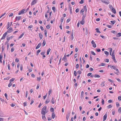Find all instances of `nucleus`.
I'll use <instances>...</instances> for the list:
<instances>
[{"label": "nucleus", "mask_w": 121, "mask_h": 121, "mask_svg": "<svg viewBox=\"0 0 121 121\" xmlns=\"http://www.w3.org/2000/svg\"><path fill=\"white\" fill-rule=\"evenodd\" d=\"M118 112L119 113H121V107H119L118 109Z\"/></svg>", "instance_id": "29"}, {"label": "nucleus", "mask_w": 121, "mask_h": 121, "mask_svg": "<svg viewBox=\"0 0 121 121\" xmlns=\"http://www.w3.org/2000/svg\"><path fill=\"white\" fill-rule=\"evenodd\" d=\"M15 78H12L10 80V82H12L13 81L15 80Z\"/></svg>", "instance_id": "49"}, {"label": "nucleus", "mask_w": 121, "mask_h": 121, "mask_svg": "<svg viewBox=\"0 0 121 121\" xmlns=\"http://www.w3.org/2000/svg\"><path fill=\"white\" fill-rule=\"evenodd\" d=\"M94 77L95 78H99L100 77V76L99 75L96 74L94 75Z\"/></svg>", "instance_id": "21"}, {"label": "nucleus", "mask_w": 121, "mask_h": 121, "mask_svg": "<svg viewBox=\"0 0 121 121\" xmlns=\"http://www.w3.org/2000/svg\"><path fill=\"white\" fill-rule=\"evenodd\" d=\"M110 22L111 23L112 25H113L116 22V21H111Z\"/></svg>", "instance_id": "39"}, {"label": "nucleus", "mask_w": 121, "mask_h": 121, "mask_svg": "<svg viewBox=\"0 0 121 121\" xmlns=\"http://www.w3.org/2000/svg\"><path fill=\"white\" fill-rule=\"evenodd\" d=\"M14 49L13 48H12L11 49V52H13L14 50Z\"/></svg>", "instance_id": "62"}, {"label": "nucleus", "mask_w": 121, "mask_h": 121, "mask_svg": "<svg viewBox=\"0 0 121 121\" xmlns=\"http://www.w3.org/2000/svg\"><path fill=\"white\" fill-rule=\"evenodd\" d=\"M46 42L45 41V39H44L43 40V43L42 44V46L43 47L46 44Z\"/></svg>", "instance_id": "10"}, {"label": "nucleus", "mask_w": 121, "mask_h": 121, "mask_svg": "<svg viewBox=\"0 0 121 121\" xmlns=\"http://www.w3.org/2000/svg\"><path fill=\"white\" fill-rule=\"evenodd\" d=\"M39 36L40 39H41L43 38V35L41 33H39Z\"/></svg>", "instance_id": "13"}, {"label": "nucleus", "mask_w": 121, "mask_h": 121, "mask_svg": "<svg viewBox=\"0 0 121 121\" xmlns=\"http://www.w3.org/2000/svg\"><path fill=\"white\" fill-rule=\"evenodd\" d=\"M85 11V9H82L80 11V13L82 12L83 13L84 12V11Z\"/></svg>", "instance_id": "61"}, {"label": "nucleus", "mask_w": 121, "mask_h": 121, "mask_svg": "<svg viewBox=\"0 0 121 121\" xmlns=\"http://www.w3.org/2000/svg\"><path fill=\"white\" fill-rule=\"evenodd\" d=\"M40 50H38L36 53V55L37 56H38L39 55V53L40 52Z\"/></svg>", "instance_id": "32"}, {"label": "nucleus", "mask_w": 121, "mask_h": 121, "mask_svg": "<svg viewBox=\"0 0 121 121\" xmlns=\"http://www.w3.org/2000/svg\"><path fill=\"white\" fill-rule=\"evenodd\" d=\"M111 10L112 12L113 13H114L115 14L116 13V10L114 8H113Z\"/></svg>", "instance_id": "9"}, {"label": "nucleus", "mask_w": 121, "mask_h": 121, "mask_svg": "<svg viewBox=\"0 0 121 121\" xmlns=\"http://www.w3.org/2000/svg\"><path fill=\"white\" fill-rule=\"evenodd\" d=\"M24 34V33H23L20 36H19L18 38V39H19L21 38L23 36V35Z\"/></svg>", "instance_id": "16"}, {"label": "nucleus", "mask_w": 121, "mask_h": 121, "mask_svg": "<svg viewBox=\"0 0 121 121\" xmlns=\"http://www.w3.org/2000/svg\"><path fill=\"white\" fill-rule=\"evenodd\" d=\"M116 104L117 107H118L120 106V104L118 102H116Z\"/></svg>", "instance_id": "40"}, {"label": "nucleus", "mask_w": 121, "mask_h": 121, "mask_svg": "<svg viewBox=\"0 0 121 121\" xmlns=\"http://www.w3.org/2000/svg\"><path fill=\"white\" fill-rule=\"evenodd\" d=\"M107 114H105L104 116L103 117V121H104L107 118Z\"/></svg>", "instance_id": "8"}, {"label": "nucleus", "mask_w": 121, "mask_h": 121, "mask_svg": "<svg viewBox=\"0 0 121 121\" xmlns=\"http://www.w3.org/2000/svg\"><path fill=\"white\" fill-rule=\"evenodd\" d=\"M69 113L68 114H67L66 115V120L67 121H68V119H69Z\"/></svg>", "instance_id": "12"}, {"label": "nucleus", "mask_w": 121, "mask_h": 121, "mask_svg": "<svg viewBox=\"0 0 121 121\" xmlns=\"http://www.w3.org/2000/svg\"><path fill=\"white\" fill-rule=\"evenodd\" d=\"M65 59V60H67L66 59V56L65 55L64 56L62 60H64Z\"/></svg>", "instance_id": "41"}, {"label": "nucleus", "mask_w": 121, "mask_h": 121, "mask_svg": "<svg viewBox=\"0 0 121 121\" xmlns=\"http://www.w3.org/2000/svg\"><path fill=\"white\" fill-rule=\"evenodd\" d=\"M64 19V18L63 17H61L60 19V21L61 22H63V20Z\"/></svg>", "instance_id": "63"}, {"label": "nucleus", "mask_w": 121, "mask_h": 121, "mask_svg": "<svg viewBox=\"0 0 121 121\" xmlns=\"http://www.w3.org/2000/svg\"><path fill=\"white\" fill-rule=\"evenodd\" d=\"M7 34V32H6L3 35V36L1 38V40L3 39H5L6 37V36Z\"/></svg>", "instance_id": "3"}, {"label": "nucleus", "mask_w": 121, "mask_h": 121, "mask_svg": "<svg viewBox=\"0 0 121 121\" xmlns=\"http://www.w3.org/2000/svg\"><path fill=\"white\" fill-rule=\"evenodd\" d=\"M107 26L109 28H112V26L110 25H107Z\"/></svg>", "instance_id": "64"}, {"label": "nucleus", "mask_w": 121, "mask_h": 121, "mask_svg": "<svg viewBox=\"0 0 121 121\" xmlns=\"http://www.w3.org/2000/svg\"><path fill=\"white\" fill-rule=\"evenodd\" d=\"M69 8L70 9V13L71 14L72 13V8L71 7H70V6H69Z\"/></svg>", "instance_id": "14"}, {"label": "nucleus", "mask_w": 121, "mask_h": 121, "mask_svg": "<svg viewBox=\"0 0 121 121\" xmlns=\"http://www.w3.org/2000/svg\"><path fill=\"white\" fill-rule=\"evenodd\" d=\"M25 10L24 9H23L21 10L18 13V15H20L22 14H24V12Z\"/></svg>", "instance_id": "4"}, {"label": "nucleus", "mask_w": 121, "mask_h": 121, "mask_svg": "<svg viewBox=\"0 0 121 121\" xmlns=\"http://www.w3.org/2000/svg\"><path fill=\"white\" fill-rule=\"evenodd\" d=\"M112 107V106L111 105H109L107 106V107L109 109L111 108Z\"/></svg>", "instance_id": "48"}, {"label": "nucleus", "mask_w": 121, "mask_h": 121, "mask_svg": "<svg viewBox=\"0 0 121 121\" xmlns=\"http://www.w3.org/2000/svg\"><path fill=\"white\" fill-rule=\"evenodd\" d=\"M52 9L53 10V12L55 13L56 11V9L55 7H52Z\"/></svg>", "instance_id": "26"}, {"label": "nucleus", "mask_w": 121, "mask_h": 121, "mask_svg": "<svg viewBox=\"0 0 121 121\" xmlns=\"http://www.w3.org/2000/svg\"><path fill=\"white\" fill-rule=\"evenodd\" d=\"M95 30H96V32L97 33H100V32L99 30V29L98 28H97L95 29Z\"/></svg>", "instance_id": "24"}, {"label": "nucleus", "mask_w": 121, "mask_h": 121, "mask_svg": "<svg viewBox=\"0 0 121 121\" xmlns=\"http://www.w3.org/2000/svg\"><path fill=\"white\" fill-rule=\"evenodd\" d=\"M9 23H10L9 22H8L7 25V29H8L9 27Z\"/></svg>", "instance_id": "38"}, {"label": "nucleus", "mask_w": 121, "mask_h": 121, "mask_svg": "<svg viewBox=\"0 0 121 121\" xmlns=\"http://www.w3.org/2000/svg\"><path fill=\"white\" fill-rule=\"evenodd\" d=\"M79 9H78V8H77L75 10V12L76 13H77L79 12Z\"/></svg>", "instance_id": "59"}, {"label": "nucleus", "mask_w": 121, "mask_h": 121, "mask_svg": "<svg viewBox=\"0 0 121 121\" xmlns=\"http://www.w3.org/2000/svg\"><path fill=\"white\" fill-rule=\"evenodd\" d=\"M104 52L105 53V54L107 55V56H108V55L109 53L108 52L105 51Z\"/></svg>", "instance_id": "30"}, {"label": "nucleus", "mask_w": 121, "mask_h": 121, "mask_svg": "<svg viewBox=\"0 0 121 121\" xmlns=\"http://www.w3.org/2000/svg\"><path fill=\"white\" fill-rule=\"evenodd\" d=\"M121 36V33H119L117 34L116 36L117 37H119Z\"/></svg>", "instance_id": "15"}, {"label": "nucleus", "mask_w": 121, "mask_h": 121, "mask_svg": "<svg viewBox=\"0 0 121 121\" xmlns=\"http://www.w3.org/2000/svg\"><path fill=\"white\" fill-rule=\"evenodd\" d=\"M110 51H109V52H110V55H111V53H112V48H110Z\"/></svg>", "instance_id": "45"}, {"label": "nucleus", "mask_w": 121, "mask_h": 121, "mask_svg": "<svg viewBox=\"0 0 121 121\" xmlns=\"http://www.w3.org/2000/svg\"><path fill=\"white\" fill-rule=\"evenodd\" d=\"M54 108H51L50 110V111L51 112H54Z\"/></svg>", "instance_id": "31"}, {"label": "nucleus", "mask_w": 121, "mask_h": 121, "mask_svg": "<svg viewBox=\"0 0 121 121\" xmlns=\"http://www.w3.org/2000/svg\"><path fill=\"white\" fill-rule=\"evenodd\" d=\"M109 66H110L111 68L112 69L113 68V69L116 71L117 72H114V73L118 75V73H119V71L118 69L116 68L115 66L114 65H108V67Z\"/></svg>", "instance_id": "1"}, {"label": "nucleus", "mask_w": 121, "mask_h": 121, "mask_svg": "<svg viewBox=\"0 0 121 121\" xmlns=\"http://www.w3.org/2000/svg\"><path fill=\"white\" fill-rule=\"evenodd\" d=\"M51 50V49L50 48H49L47 50V54L48 55L49 54V53Z\"/></svg>", "instance_id": "23"}, {"label": "nucleus", "mask_w": 121, "mask_h": 121, "mask_svg": "<svg viewBox=\"0 0 121 121\" xmlns=\"http://www.w3.org/2000/svg\"><path fill=\"white\" fill-rule=\"evenodd\" d=\"M37 0H34L31 3V5H34L36 3Z\"/></svg>", "instance_id": "6"}, {"label": "nucleus", "mask_w": 121, "mask_h": 121, "mask_svg": "<svg viewBox=\"0 0 121 121\" xmlns=\"http://www.w3.org/2000/svg\"><path fill=\"white\" fill-rule=\"evenodd\" d=\"M23 104L24 107H25L26 106L27 104V102H24L23 103Z\"/></svg>", "instance_id": "55"}, {"label": "nucleus", "mask_w": 121, "mask_h": 121, "mask_svg": "<svg viewBox=\"0 0 121 121\" xmlns=\"http://www.w3.org/2000/svg\"><path fill=\"white\" fill-rule=\"evenodd\" d=\"M41 79V78L40 77H37V81H40Z\"/></svg>", "instance_id": "58"}, {"label": "nucleus", "mask_w": 121, "mask_h": 121, "mask_svg": "<svg viewBox=\"0 0 121 121\" xmlns=\"http://www.w3.org/2000/svg\"><path fill=\"white\" fill-rule=\"evenodd\" d=\"M12 85V84L11 82H10L9 83V84L8 86L9 87H10Z\"/></svg>", "instance_id": "42"}, {"label": "nucleus", "mask_w": 121, "mask_h": 121, "mask_svg": "<svg viewBox=\"0 0 121 121\" xmlns=\"http://www.w3.org/2000/svg\"><path fill=\"white\" fill-rule=\"evenodd\" d=\"M9 43L7 44V50H8L9 49Z\"/></svg>", "instance_id": "56"}, {"label": "nucleus", "mask_w": 121, "mask_h": 121, "mask_svg": "<svg viewBox=\"0 0 121 121\" xmlns=\"http://www.w3.org/2000/svg\"><path fill=\"white\" fill-rule=\"evenodd\" d=\"M44 34L45 35V36L46 37H47V31L46 30H44Z\"/></svg>", "instance_id": "33"}, {"label": "nucleus", "mask_w": 121, "mask_h": 121, "mask_svg": "<svg viewBox=\"0 0 121 121\" xmlns=\"http://www.w3.org/2000/svg\"><path fill=\"white\" fill-rule=\"evenodd\" d=\"M41 43H39L36 48V49H37L39 48L41 46Z\"/></svg>", "instance_id": "7"}, {"label": "nucleus", "mask_w": 121, "mask_h": 121, "mask_svg": "<svg viewBox=\"0 0 121 121\" xmlns=\"http://www.w3.org/2000/svg\"><path fill=\"white\" fill-rule=\"evenodd\" d=\"M104 82H102L101 84V86L103 87L104 86Z\"/></svg>", "instance_id": "25"}, {"label": "nucleus", "mask_w": 121, "mask_h": 121, "mask_svg": "<svg viewBox=\"0 0 121 121\" xmlns=\"http://www.w3.org/2000/svg\"><path fill=\"white\" fill-rule=\"evenodd\" d=\"M52 92V90H50L49 91H48V95H50V94Z\"/></svg>", "instance_id": "60"}, {"label": "nucleus", "mask_w": 121, "mask_h": 121, "mask_svg": "<svg viewBox=\"0 0 121 121\" xmlns=\"http://www.w3.org/2000/svg\"><path fill=\"white\" fill-rule=\"evenodd\" d=\"M50 101L49 99H47L46 100L45 102V104H48Z\"/></svg>", "instance_id": "35"}, {"label": "nucleus", "mask_w": 121, "mask_h": 121, "mask_svg": "<svg viewBox=\"0 0 121 121\" xmlns=\"http://www.w3.org/2000/svg\"><path fill=\"white\" fill-rule=\"evenodd\" d=\"M86 16V14H85V15H83V16L82 18V20H84L85 18V17Z\"/></svg>", "instance_id": "27"}, {"label": "nucleus", "mask_w": 121, "mask_h": 121, "mask_svg": "<svg viewBox=\"0 0 121 121\" xmlns=\"http://www.w3.org/2000/svg\"><path fill=\"white\" fill-rule=\"evenodd\" d=\"M91 54L93 55H96L95 53L93 51H91Z\"/></svg>", "instance_id": "44"}, {"label": "nucleus", "mask_w": 121, "mask_h": 121, "mask_svg": "<svg viewBox=\"0 0 121 121\" xmlns=\"http://www.w3.org/2000/svg\"><path fill=\"white\" fill-rule=\"evenodd\" d=\"M21 18V17L20 16H18V17H16L15 19L16 20H19Z\"/></svg>", "instance_id": "17"}, {"label": "nucleus", "mask_w": 121, "mask_h": 121, "mask_svg": "<svg viewBox=\"0 0 121 121\" xmlns=\"http://www.w3.org/2000/svg\"><path fill=\"white\" fill-rule=\"evenodd\" d=\"M13 36H12L10 37H7V39L8 41H9L10 39H12L13 38Z\"/></svg>", "instance_id": "11"}, {"label": "nucleus", "mask_w": 121, "mask_h": 121, "mask_svg": "<svg viewBox=\"0 0 121 121\" xmlns=\"http://www.w3.org/2000/svg\"><path fill=\"white\" fill-rule=\"evenodd\" d=\"M84 3V0H81V1L79 2V3L81 4H82Z\"/></svg>", "instance_id": "54"}, {"label": "nucleus", "mask_w": 121, "mask_h": 121, "mask_svg": "<svg viewBox=\"0 0 121 121\" xmlns=\"http://www.w3.org/2000/svg\"><path fill=\"white\" fill-rule=\"evenodd\" d=\"M42 117V118L43 120H45L46 119V118L45 117V115H43Z\"/></svg>", "instance_id": "19"}, {"label": "nucleus", "mask_w": 121, "mask_h": 121, "mask_svg": "<svg viewBox=\"0 0 121 121\" xmlns=\"http://www.w3.org/2000/svg\"><path fill=\"white\" fill-rule=\"evenodd\" d=\"M47 107L46 106H44L42 109L41 114L42 115H45L48 112V111H46Z\"/></svg>", "instance_id": "2"}, {"label": "nucleus", "mask_w": 121, "mask_h": 121, "mask_svg": "<svg viewBox=\"0 0 121 121\" xmlns=\"http://www.w3.org/2000/svg\"><path fill=\"white\" fill-rule=\"evenodd\" d=\"M111 32L114 34H116L117 33L116 31L115 30L112 31Z\"/></svg>", "instance_id": "50"}, {"label": "nucleus", "mask_w": 121, "mask_h": 121, "mask_svg": "<svg viewBox=\"0 0 121 121\" xmlns=\"http://www.w3.org/2000/svg\"><path fill=\"white\" fill-rule=\"evenodd\" d=\"M48 29H49L50 28V27L49 25H47L46 27Z\"/></svg>", "instance_id": "52"}, {"label": "nucleus", "mask_w": 121, "mask_h": 121, "mask_svg": "<svg viewBox=\"0 0 121 121\" xmlns=\"http://www.w3.org/2000/svg\"><path fill=\"white\" fill-rule=\"evenodd\" d=\"M83 93H84L83 92V91H82L81 92V98H82L83 97Z\"/></svg>", "instance_id": "43"}, {"label": "nucleus", "mask_w": 121, "mask_h": 121, "mask_svg": "<svg viewBox=\"0 0 121 121\" xmlns=\"http://www.w3.org/2000/svg\"><path fill=\"white\" fill-rule=\"evenodd\" d=\"M13 31V30L12 28L10 27L8 29L6 32L10 33L11 32Z\"/></svg>", "instance_id": "5"}, {"label": "nucleus", "mask_w": 121, "mask_h": 121, "mask_svg": "<svg viewBox=\"0 0 121 121\" xmlns=\"http://www.w3.org/2000/svg\"><path fill=\"white\" fill-rule=\"evenodd\" d=\"M3 46H2L1 47L2 50V52H3L4 49L5 48L4 47L3 45Z\"/></svg>", "instance_id": "28"}, {"label": "nucleus", "mask_w": 121, "mask_h": 121, "mask_svg": "<svg viewBox=\"0 0 121 121\" xmlns=\"http://www.w3.org/2000/svg\"><path fill=\"white\" fill-rule=\"evenodd\" d=\"M101 65H99V66H104L105 65V64L104 63H102L100 64Z\"/></svg>", "instance_id": "34"}, {"label": "nucleus", "mask_w": 121, "mask_h": 121, "mask_svg": "<svg viewBox=\"0 0 121 121\" xmlns=\"http://www.w3.org/2000/svg\"><path fill=\"white\" fill-rule=\"evenodd\" d=\"M109 7L111 10L113 8L112 5H109Z\"/></svg>", "instance_id": "46"}, {"label": "nucleus", "mask_w": 121, "mask_h": 121, "mask_svg": "<svg viewBox=\"0 0 121 121\" xmlns=\"http://www.w3.org/2000/svg\"><path fill=\"white\" fill-rule=\"evenodd\" d=\"M84 20H82L80 22V23L82 25H83L84 24Z\"/></svg>", "instance_id": "36"}, {"label": "nucleus", "mask_w": 121, "mask_h": 121, "mask_svg": "<svg viewBox=\"0 0 121 121\" xmlns=\"http://www.w3.org/2000/svg\"><path fill=\"white\" fill-rule=\"evenodd\" d=\"M104 101L103 99H102V105H103L104 104Z\"/></svg>", "instance_id": "51"}, {"label": "nucleus", "mask_w": 121, "mask_h": 121, "mask_svg": "<svg viewBox=\"0 0 121 121\" xmlns=\"http://www.w3.org/2000/svg\"><path fill=\"white\" fill-rule=\"evenodd\" d=\"M101 1L105 3L106 4H108L109 3V2H106L105 1L103 0H101Z\"/></svg>", "instance_id": "20"}, {"label": "nucleus", "mask_w": 121, "mask_h": 121, "mask_svg": "<svg viewBox=\"0 0 121 121\" xmlns=\"http://www.w3.org/2000/svg\"><path fill=\"white\" fill-rule=\"evenodd\" d=\"M52 117L53 119H54L55 117V115L54 112H52Z\"/></svg>", "instance_id": "22"}, {"label": "nucleus", "mask_w": 121, "mask_h": 121, "mask_svg": "<svg viewBox=\"0 0 121 121\" xmlns=\"http://www.w3.org/2000/svg\"><path fill=\"white\" fill-rule=\"evenodd\" d=\"M104 61L107 62H109V59H106L104 60Z\"/></svg>", "instance_id": "47"}, {"label": "nucleus", "mask_w": 121, "mask_h": 121, "mask_svg": "<svg viewBox=\"0 0 121 121\" xmlns=\"http://www.w3.org/2000/svg\"><path fill=\"white\" fill-rule=\"evenodd\" d=\"M33 27V26L32 25H30L28 27V28H29L30 29L31 28Z\"/></svg>", "instance_id": "57"}, {"label": "nucleus", "mask_w": 121, "mask_h": 121, "mask_svg": "<svg viewBox=\"0 0 121 121\" xmlns=\"http://www.w3.org/2000/svg\"><path fill=\"white\" fill-rule=\"evenodd\" d=\"M3 57V56H1L0 55V62L2 63V59Z\"/></svg>", "instance_id": "37"}, {"label": "nucleus", "mask_w": 121, "mask_h": 121, "mask_svg": "<svg viewBox=\"0 0 121 121\" xmlns=\"http://www.w3.org/2000/svg\"><path fill=\"white\" fill-rule=\"evenodd\" d=\"M118 99L119 101H121V96H119L118 97Z\"/></svg>", "instance_id": "53"}, {"label": "nucleus", "mask_w": 121, "mask_h": 121, "mask_svg": "<svg viewBox=\"0 0 121 121\" xmlns=\"http://www.w3.org/2000/svg\"><path fill=\"white\" fill-rule=\"evenodd\" d=\"M51 102H52V104H54L55 103V101H54V98H53V97L52 100H51Z\"/></svg>", "instance_id": "18"}]
</instances>
